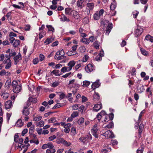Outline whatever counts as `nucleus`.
<instances>
[{
	"instance_id": "obj_62",
	"label": "nucleus",
	"mask_w": 153,
	"mask_h": 153,
	"mask_svg": "<svg viewBox=\"0 0 153 153\" xmlns=\"http://www.w3.org/2000/svg\"><path fill=\"white\" fill-rule=\"evenodd\" d=\"M95 40V38L93 36H91L89 38V42H93Z\"/></svg>"
},
{
	"instance_id": "obj_53",
	"label": "nucleus",
	"mask_w": 153,
	"mask_h": 153,
	"mask_svg": "<svg viewBox=\"0 0 153 153\" xmlns=\"http://www.w3.org/2000/svg\"><path fill=\"white\" fill-rule=\"evenodd\" d=\"M67 53L68 56L73 55L75 54V52H73L72 51H68Z\"/></svg>"
},
{
	"instance_id": "obj_16",
	"label": "nucleus",
	"mask_w": 153,
	"mask_h": 153,
	"mask_svg": "<svg viewBox=\"0 0 153 153\" xmlns=\"http://www.w3.org/2000/svg\"><path fill=\"white\" fill-rule=\"evenodd\" d=\"M100 83L99 81H97L93 83L92 85V88L94 89L98 88L100 85Z\"/></svg>"
},
{
	"instance_id": "obj_61",
	"label": "nucleus",
	"mask_w": 153,
	"mask_h": 153,
	"mask_svg": "<svg viewBox=\"0 0 153 153\" xmlns=\"http://www.w3.org/2000/svg\"><path fill=\"white\" fill-rule=\"evenodd\" d=\"M88 58V56L87 55H85L83 58L82 61L84 62H86Z\"/></svg>"
},
{
	"instance_id": "obj_15",
	"label": "nucleus",
	"mask_w": 153,
	"mask_h": 153,
	"mask_svg": "<svg viewBox=\"0 0 153 153\" xmlns=\"http://www.w3.org/2000/svg\"><path fill=\"white\" fill-rule=\"evenodd\" d=\"M102 107V104H97L95 105L93 107V110L94 111H98Z\"/></svg>"
},
{
	"instance_id": "obj_37",
	"label": "nucleus",
	"mask_w": 153,
	"mask_h": 153,
	"mask_svg": "<svg viewBox=\"0 0 153 153\" xmlns=\"http://www.w3.org/2000/svg\"><path fill=\"white\" fill-rule=\"evenodd\" d=\"M140 51L141 53L144 55L147 56L148 54V52L143 48H140Z\"/></svg>"
},
{
	"instance_id": "obj_1",
	"label": "nucleus",
	"mask_w": 153,
	"mask_h": 153,
	"mask_svg": "<svg viewBox=\"0 0 153 153\" xmlns=\"http://www.w3.org/2000/svg\"><path fill=\"white\" fill-rule=\"evenodd\" d=\"M65 54L64 50L62 49L60 51L56 52L54 58L57 60L64 59L66 58V56H65Z\"/></svg>"
},
{
	"instance_id": "obj_28",
	"label": "nucleus",
	"mask_w": 153,
	"mask_h": 153,
	"mask_svg": "<svg viewBox=\"0 0 153 153\" xmlns=\"http://www.w3.org/2000/svg\"><path fill=\"white\" fill-rule=\"evenodd\" d=\"M20 43V41L19 40H16L13 43V46L15 47H18Z\"/></svg>"
},
{
	"instance_id": "obj_2",
	"label": "nucleus",
	"mask_w": 153,
	"mask_h": 153,
	"mask_svg": "<svg viewBox=\"0 0 153 153\" xmlns=\"http://www.w3.org/2000/svg\"><path fill=\"white\" fill-rule=\"evenodd\" d=\"M104 10L103 9L100 10L99 11H97L94 15V18L95 20H98L103 16Z\"/></svg>"
},
{
	"instance_id": "obj_23",
	"label": "nucleus",
	"mask_w": 153,
	"mask_h": 153,
	"mask_svg": "<svg viewBox=\"0 0 153 153\" xmlns=\"http://www.w3.org/2000/svg\"><path fill=\"white\" fill-rule=\"evenodd\" d=\"M116 7V3L115 1H114L111 4L110 8L111 10H114Z\"/></svg>"
},
{
	"instance_id": "obj_27",
	"label": "nucleus",
	"mask_w": 153,
	"mask_h": 153,
	"mask_svg": "<svg viewBox=\"0 0 153 153\" xmlns=\"http://www.w3.org/2000/svg\"><path fill=\"white\" fill-rule=\"evenodd\" d=\"M114 127V124L112 122H111L105 126H104V128H112Z\"/></svg>"
},
{
	"instance_id": "obj_51",
	"label": "nucleus",
	"mask_w": 153,
	"mask_h": 153,
	"mask_svg": "<svg viewBox=\"0 0 153 153\" xmlns=\"http://www.w3.org/2000/svg\"><path fill=\"white\" fill-rule=\"evenodd\" d=\"M34 130V126L33 125L29 129V133L30 134H32Z\"/></svg>"
},
{
	"instance_id": "obj_18",
	"label": "nucleus",
	"mask_w": 153,
	"mask_h": 153,
	"mask_svg": "<svg viewBox=\"0 0 153 153\" xmlns=\"http://www.w3.org/2000/svg\"><path fill=\"white\" fill-rule=\"evenodd\" d=\"M4 60L3 61V63L4 64H5L10 62H11L10 60V58L9 57L8 55L6 54Z\"/></svg>"
},
{
	"instance_id": "obj_55",
	"label": "nucleus",
	"mask_w": 153,
	"mask_h": 153,
	"mask_svg": "<svg viewBox=\"0 0 153 153\" xmlns=\"http://www.w3.org/2000/svg\"><path fill=\"white\" fill-rule=\"evenodd\" d=\"M30 142L31 143H35L37 145L39 143V141L38 140H30Z\"/></svg>"
},
{
	"instance_id": "obj_64",
	"label": "nucleus",
	"mask_w": 153,
	"mask_h": 153,
	"mask_svg": "<svg viewBox=\"0 0 153 153\" xmlns=\"http://www.w3.org/2000/svg\"><path fill=\"white\" fill-rule=\"evenodd\" d=\"M39 60L42 61L44 60L45 59V56L42 54H40L39 56Z\"/></svg>"
},
{
	"instance_id": "obj_30",
	"label": "nucleus",
	"mask_w": 153,
	"mask_h": 153,
	"mask_svg": "<svg viewBox=\"0 0 153 153\" xmlns=\"http://www.w3.org/2000/svg\"><path fill=\"white\" fill-rule=\"evenodd\" d=\"M104 117L103 118V120L102 122H106L108 121L110 119V117L108 116V115H104Z\"/></svg>"
},
{
	"instance_id": "obj_32",
	"label": "nucleus",
	"mask_w": 153,
	"mask_h": 153,
	"mask_svg": "<svg viewBox=\"0 0 153 153\" xmlns=\"http://www.w3.org/2000/svg\"><path fill=\"white\" fill-rule=\"evenodd\" d=\"M56 152V149H47L46 152V153H55Z\"/></svg>"
},
{
	"instance_id": "obj_10",
	"label": "nucleus",
	"mask_w": 153,
	"mask_h": 153,
	"mask_svg": "<svg viewBox=\"0 0 153 153\" xmlns=\"http://www.w3.org/2000/svg\"><path fill=\"white\" fill-rule=\"evenodd\" d=\"M22 89L21 85H17L15 86L13 88V91L16 93H17L20 92Z\"/></svg>"
},
{
	"instance_id": "obj_11",
	"label": "nucleus",
	"mask_w": 153,
	"mask_h": 153,
	"mask_svg": "<svg viewBox=\"0 0 153 153\" xmlns=\"http://www.w3.org/2000/svg\"><path fill=\"white\" fill-rule=\"evenodd\" d=\"M1 96L4 99H7L9 96V94L5 91L2 90L0 94Z\"/></svg>"
},
{
	"instance_id": "obj_20",
	"label": "nucleus",
	"mask_w": 153,
	"mask_h": 153,
	"mask_svg": "<svg viewBox=\"0 0 153 153\" xmlns=\"http://www.w3.org/2000/svg\"><path fill=\"white\" fill-rule=\"evenodd\" d=\"M60 20L62 22H69L70 21V19H68L67 17L64 15H62L61 17L60 18Z\"/></svg>"
},
{
	"instance_id": "obj_19",
	"label": "nucleus",
	"mask_w": 153,
	"mask_h": 153,
	"mask_svg": "<svg viewBox=\"0 0 153 153\" xmlns=\"http://www.w3.org/2000/svg\"><path fill=\"white\" fill-rule=\"evenodd\" d=\"M15 125L17 127H21L23 125V123L21 119H19L16 123Z\"/></svg>"
},
{
	"instance_id": "obj_33",
	"label": "nucleus",
	"mask_w": 153,
	"mask_h": 153,
	"mask_svg": "<svg viewBox=\"0 0 153 153\" xmlns=\"http://www.w3.org/2000/svg\"><path fill=\"white\" fill-rule=\"evenodd\" d=\"M61 143L66 146H70L71 143L70 142H67L66 141L62 140L61 141Z\"/></svg>"
},
{
	"instance_id": "obj_57",
	"label": "nucleus",
	"mask_w": 153,
	"mask_h": 153,
	"mask_svg": "<svg viewBox=\"0 0 153 153\" xmlns=\"http://www.w3.org/2000/svg\"><path fill=\"white\" fill-rule=\"evenodd\" d=\"M59 82L57 81H55V82H54L52 84L51 86L53 87H56L59 85Z\"/></svg>"
},
{
	"instance_id": "obj_63",
	"label": "nucleus",
	"mask_w": 153,
	"mask_h": 153,
	"mask_svg": "<svg viewBox=\"0 0 153 153\" xmlns=\"http://www.w3.org/2000/svg\"><path fill=\"white\" fill-rule=\"evenodd\" d=\"M27 131L28 129L27 128H25L22 131V136H24L25 135L27 132Z\"/></svg>"
},
{
	"instance_id": "obj_39",
	"label": "nucleus",
	"mask_w": 153,
	"mask_h": 153,
	"mask_svg": "<svg viewBox=\"0 0 153 153\" xmlns=\"http://www.w3.org/2000/svg\"><path fill=\"white\" fill-rule=\"evenodd\" d=\"M84 0H78L77 2V6L78 7H81L82 4Z\"/></svg>"
},
{
	"instance_id": "obj_24",
	"label": "nucleus",
	"mask_w": 153,
	"mask_h": 153,
	"mask_svg": "<svg viewBox=\"0 0 153 153\" xmlns=\"http://www.w3.org/2000/svg\"><path fill=\"white\" fill-rule=\"evenodd\" d=\"M94 99L95 101H97L100 99V96L99 94L97 93H95L93 95Z\"/></svg>"
},
{
	"instance_id": "obj_40",
	"label": "nucleus",
	"mask_w": 153,
	"mask_h": 153,
	"mask_svg": "<svg viewBox=\"0 0 153 153\" xmlns=\"http://www.w3.org/2000/svg\"><path fill=\"white\" fill-rule=\"evenodd\" d=\"M61 71L62 72L64 73L66 72H68L69 71H70V70H69V68L68 67H64L61 69Z\"/></svg>"
},
{
	"instance_id": "obj_44",
	"label": "nucleus",
	"mask_w": 153,
	"mask_h": 153,
	"mask_svg": "<svg viewBox=\"0 0 153 153\" xmlns=\"http://www.w3.org/2000/svg\"><path fill=\"white\" fill-rule=\"evenodd\" d=\"M48 149H54L53 144L51 143H47Z\"/></svg>"
},
{
	"instance_id": "obj_52",
	"label": "nucleus",
	"mask_w": 153,
	"mask_h": 153,
	"mask_svg": "<svg viewBox=\"0 0 153 153\" xmlns=\"http://www.w3.org/2000/svg\"><path fill=\"white\" fill-rule=\"evenodd\" d=\"M71 132L73 135H75L76 134V128L75 127L72 128L71 130Z\"/></svg>"
},
{
	"instance_id": "obj_36",
	"label": "nucleus",
	"mask_w": 153,
	"mask_h": 153,
	"mask_svg": "<svg viewBox=\"0 0 153 153\" xmlns=\"http://www.w3.org/2000/svg\"><path fill=\"white\" fill-rule=\"evenodd\" d=\"M84 122V119L83 118L81 117L77 121L79 125L82 124Z\"/></svg>"
},
{
	"instance_id": "obj_21",
	"label": "nucleus",
	"mask_w": 153,
	"mask_h": 153,
	"mask_svg": "<svg viewBox=\"0 0 153 153\" xmlns=\"http://www.w3.org/2000/svg\"><path fill=\"white\" fill-rule=\"evenodd\" d=\"M146 40L147 41H149L151 42H153V37L149 35H147L145 39V41Z\"/></svg>"
},
{
	"instance_id": "obj_3",
	"label": "nucleus",
	"mask_w": 153,
	"mask_h": 153,
	"mask_svg": "<svg viewBox=\"0 0 153 153\" xmlns=\"http://www.w3.org/2000/svg\"><path fill=\"white\" fill-rule=\"evenodd\" d=\"M94 4L93 3H88L87 4V7L84 12H85V14L88 15L90 13L91 10H92L94 7Z\"/></svg>"
},
{
	"instance_id": "obj_59",
	"label": "nucleus",
	"mask_w": 153,
	"mask_h": 153,
	"mask_svg": "<svg viewBox=\"0 0 153 153\" xmlns=\"http://www.w3.org/2000/svg\"><path fill=\"white\" fill-rule=\"evenodd\" d=\"M62 105L60 103H58L56 104L53 107V109H56L57 108H58L61 106Z\"/></svg>"
},
{
	"instance_id": "obj_12",
	"label": "nucleus",
	"mask_w": 153,
	"mask_h": 153,
	"mask_svg": "<svg viewBox=\"0 0 153 153\" xmlns=\"http://www.w3.org/2000/svg\"><path fill=\"white\" fill-rule=\"evenodd\" d=\"M76 64V62L74 60L70 61L67 64L68 68H69V70L71 71L72 67L74 66Z\"/></svg>"
},
{
	"instance_id": "obj_35",
	"label": "nucleus",
	"mask_w": 153,
	"mask_h": 153,
	"mask_svg": "<svg viewBox=\"0 0 153 153\" xmlns=\"http://www.w3.org/2000/svg\"><path fill=\"white\" fill-rule=\"evenodd\" d=\"M16 55V53L15 51L14 50H11V52L9 53L8 56H9V57L14 56Z\"/></svg>"
},
{
	"instance_id": "obj_42",
	"label": "nucleus",
	"mask_w": 153,
	"mask_h": 153,
	"mask_svg": "<svg viewBox=\"0 0 153 153\" xmlns=\"http://www.w3.org/2000/svg\"><path fill=\"white\" fill-rule=\"evenodd\" d=\"M46 27L48 28L49 31H54V29L51 25H47Z\"/></svg>"
},
{
	"instance_id": "obj_47",
	"label": "nucleus",
	"mask_w": 153,
	"mask_h": 153,
	"mask_svg": "<svg viewBox=\"0 0 153 153\" xmlns=\"http://www.w3.org/2000/svg\"><path fill=\"white\" fill-rule=\"evenodd\" d=\"M41 116H37L33 118V121H38L42 119Z\"/></svg>"
},
{
	"instance_id": "obj_31",
	"label": "nucleus",
	"mask_w": 153,
	"mask_h": 153,
	"mask_svg": "<svg viewBox=\"0 0 153 153\" xmlns=\"http://www.w3.org/2000/svg\"><path fill=\"white\" fill-rule=\"evenodd\" d=\"M93 45L95 48L96 49H99L100 46V42L97 41H95L93 43Z\"/></svg>"
},
{
	"instance_id": "obj_60",
	"label": "nucleus",
	"mask_w": 153,
	"mask_h": 153,
	"mask_svg": "<svg viewBox=\"0 0 153 153\" xmlns=\"http://www.w3.org/2000/svg\"><path fill=\"white\" fill-rule=\"evenodd\" d=\"M5 55L3 54H1L0 55V61H3L4 59L5 58Z\"/></svg>"
},
{
	"instance_id": "obj_17",
	"label": "nucleus",
	"mask_w": 153,
	"mask_h": 153,
	"mask_svg": "<svg viewBox=\"0 0 153 153\" xmlns=\"http://www.w3.org/2000/svg\"><path fill=\"white\" fill-rule=\"evenodd\" d=\"M72 16L74 17L75 19H77L79 17V16L77 11L75 10H73L71 12Z\"/></svg>"
},
{
	"instance_id": "obj_4",
	"label": "nucleus",
	"mask_w": 153,
	"mask_h": 153,
	"mask_svg": "<svg viewBox=\"0 0 153 153\" xmlns=\"http://www.w3.org/2000/svg\"><path fill=\"white\" fill-rule=\"evenodd\" d=\"M102 135L105 136L106 138H112L114 137L113 133L110 130L107 131L105 132L102 134Z\"/></svg>"
},
{
	"instance_id": "obj_49",
	"label": "nucleus",
	"mask_w": 153,
	"mask_h": 153,
	"mask_svg": "<svg viewBox=\"0 0 153 153\" xmlns=\"http://www.w3.org/2000/svg\"><path fill=\"white\" fill-rule=\"evenodd\" d=\"M112 27V24H111L107 26L106 30L110 32Z\"/></svg>"
},
{
	"instance_id": "obj_5",
	"label": "nucleus",
	"mask_w": 153,
	"mask_h": 153,
	"mask_svg": "<svg viewBox=\"0 0 153 153\" xmlns=\"http://www.w3.org/2000/svg\"><path fill=\"white\" fill-rule=\"evenodd\" d=\"M98 130V127L97 124H95L91 129V133L96 138L98 137V135L97 133Z\"/></svg>"
},
{
	"instance_id": "obj_13",
	"label": "nucleus",
	"mask_w": 153,
	"mask_h": 153,
	"mask_svg": "<svg viewBox=\"0 0 153 153\" xmlns=\"http://www.w3.org/2000/svg\"><path fill=\"white\" fill-rule=\"evenodd\" d=\"M23 114L25 116H27L30 114L29 108L27 106H25L22 110Z\"/></svg>"
},
{
	"instance_id": "obj_58",
	"label": "nucleus",
	"mask_w": 153,
	"mask_h": 153,
	"mask_svg": "<svg viewBox=\"0 0 153 153\" xmlns=\"http://www.w3.org/2000/svg\"><path fill=\"white\" fill-rule=\"evenodd\" d=\"M7 64L5 65V68L6 69H8L10 68L11 66L12 62H10L6 64Z\"/></svg>"
},
{
	"instance_id": "obj_38",
	"label": "nucleus",
	"mask_w": 153,
	"mask_h": 153,
	"mask_svg": "<svg viewBox=\"0 0 153 153\" xmlns=\"http://www.w3.org/2000/svg\"><path fill=\"white\" fill-rule=\"evenodd\" d=\"M90 83V82L88 81H84L83 82L82 86L84 87L88 86Z\"/></svg>"
},
{
	"instance_id": "obj_48",
	"label": "nucleus",
	"mask_w": 153,
	"mask_h": 153,
	"mask_svg": "<svg viewBox=\"0 0 153 153\" xmlns=\"http://www.w3.org/2000/svg\"><path fill=\"white\" fill-rule=\"evenodd\" d=\"M59 70H54L52 71V72L56 76H60V74H59Z\"/></svg>"
},
{
	"instance_id": "obj_56",
	"label": "nucleus",
	"mask_w": 153,
	"mask_h": 153,
	"mask_svg": "<svg viewBox=\"0 0 153 153\" xmlns=\"http://www.w3.org/2000/svg\"><path fill=\"white\" fill-rule=\"evenodd\" d=\"M102 57L100 55L98 54L96 56L95 59L97 61H100L102 59Z\"/></svg>"
},
{
	"instance_id": "obj_7",
	"label": "nucleus",
	"mask_w": 153,
	"mask_h": 153,
	"mask_svg": "<svg viewBox=\"0 0 153 153\" xmlns=\"http://www.w3.org/2000/svg\"><path fill=\"white\" fill-rule=\"evenodd\" d=\"M85 70L87 73H90L94 70V65L91 64H88L85 68Z\"/></svg>"
},
{
	"instance_id": "obj_9",
	"label": "nucleus",
	"mask_w": 153,
	"mask_h": 153,
	"mask_svg": "<svg viewBox=\"0 0 153 153\" xmlns=\"http://www.w3.org/2000/svg\"><path fill=\"white\" fill-rule=\"evenodd\" d=\"M22 59V57L21 54L20 52L18 54L13 57V59L14 61V64L16 65L19 61L21 60Z\"/></svg>"
},
{
	"instance_id": "obj_8",
	"label": "nucleus",
	"mask_w": 153,
	"mask_h": 153,
	"mask_svg": "<svg viewBox=\"0 0 153 153\" xmlns=\"http://www.w3.org/2000/svg\"><path fill=\"white\" fill-rule=\"evenodd\" d=\"M143 32V29L141 27L139 26H137L135 31V36L137 37L140 36Z\"/></svg>"
},
{
	"instance_id": "obj_46",
	"label": "nucleus",
	"mask_w": 153,
	"mask_h": 153,
	"mask_svg": "<svg viewBox=\"0 0 153 153\" xmlns=\"http://www.w3.org/2000/svg\"><path fill=\"white\" fill-rule=\"evenodd\" d=\"M78 113L77 111H75L72 114L71 116L72 118H74L78 116Z\"/></svg>"
},
{
	"instance_id": "obj_34",
	"label": "nucleus",
	"mask_w": 153,
	"mask_h": 153,
	"mask_svg": "<svg viewBox=\"0 0 153 153\" xmlns=\"http://www.w3.org/2000/svg\"><path fill=\"white\" fill-rule=\"evenodd\" d=\"M71 9L70 8H67L65 9V14L68 15H70V13H71Z\"/></svg>"
},
{
	"instance_id": "obj_22",
	"label": "nucleus",
	"mask_w": 153,
	"mask_h": 153,
	"mask_svg": "<svg viewBox=\"0 0 153 153\" xmlns=\"http://www.w3.org/2000/svg\"><path fill=\"white\" fill-rule=\"evenodd\" d=\"M137 91L139 93H142L145 90L144 86L142 85H139L137 87Z\"/></svg>"
},
{
	"instance_id": "obj_25",
	"label": "nucleus",
	"mask_w": 153,
	"mask_h": 153,
	"mask_svg": "<svg viewBox=\"0 0 153 153\" xmlns=\"http://www.w3.org/2000/svg\"><path fill=\"white\" fill-rule=\"evenodd\" d=\"M80 42L86 45H88L89 43V40L87 38L82 39H80Z\"/></svg>"
},
{
	"instance_id": "obj_29",
	"label": "nucleus",
	"mask_w": 153,
	"mask_h": 153,
	"mask_svg": "<svg viewBox=\"0 0 153 153\" xmlns=\"http://www.w3.org/2000/svg\"><path fill=\"white\" fill-rule=\"evenodd\" d=\"M79 51L82 53H85L86 51V49L84 46H81L79 47Z\"/></svg>"
},
{
	"instance_id": "obj_41",
	"label": "nucleus",
	"mask_w": 153,
	"mask_h": 153,
	"mask_svg": "<svg viewBox=\"0 0 153 153\" xmlns=\"http://www.w3.org/2000/svg\"><path fill=\"white\" fill-rule=\"evenodd\" d=\"M139 12L137 10H134L132 12L133 17L135 19L137 18V16L139 14Z\"/></svg>"
},
{
	"instance_id": "obj_45",
	"label": "nucleus",
	"mask_w": 153,
	"mask_h": 153,
	"mask_svg": "<svg viewBox=\"0 0 153 153\" xmlns=\"http://www.w3.org/2000/svg\"><path fill=\"white\" fill-rule=\"evenodd\" d=\"M44 122L43 121H40L37 124V126L39 127H42L44 125Z\"/></svg>"
},
{
	"instance_id": "obj_14",
	"label": "nucleus",
	"mask_w": 153,
	"mask_h": 153,
	"mask_svg": "<svg viewBox=\"0 0 153 153\" xmlns=\"http://www.w3.org/2000/svg\"><path fill=\"white\" fill-rule=\"evenodd\" d=\"M12 102L11 100H9L6 101L4 104L5 107L6 109L10 108L12 105Z\"/></svg>"
},
{
	"instance_id": "obj_26",
	"label": "nucleus",
	"mask_w": 153,
	"mask_h": 153,
	"mask_svg": "<svg viewBox=\"0 0 153 153\" xmlns=\"http://www.w3.org/2000/svg\"><path fill=\"white\" fill-rule=\"evenodd\" d=\"M53 40V39L52 38H48L45 41L44 43L46 44V45H48L52 42Z\"/></svg>"
},
{
	"instance_id": "obj_6",
	"label": "nucleus",
	"mask_w": 153,
	"mask_h": 153,
	"mask_svg": "<svg viewBox=\"0 0 153 153\" xmlns=\"http://www.w3.org/2000/svg\"><path fill=\"white\" fill-rule=\"evenodd\" d=\"M92 139L91 134H88L84 136L81 137L79 139V140L83 143H85L88 140H91Z\"/></svg>"
},
{
	"instance_id": "obj_54",
	"label": "nucleus",
	"mask_w": 153,
	"mask_h": 153,
	"mask_svg": "<svg viewBox=\"0 0 153 153\" xmlns=\"http://www.w3.org/2000/svg\"><path fill=\"white\" fill-rule=\"evenodd\" d=\"M77 45H74L72 47L71 49L72 51L73 52H75V53L76 54V49L77 47Z\"/></svg>"
},
{
	"instance_id": "obj_50",
	"label": "nucleus",
	"mask_w": 153,
	"mask_h": 153,
	"mask_svg": "<svg viewBox=\"0 0 153 153\" xmlns=\"http://www.w3.org/2000/svg\"><path fill=\"white\" fill-rule=\"evenodd\" d=\"M55 118L54 117L51 118L48 120L49 123H54L56 122Z\"/></svg>"
},
{
	"instance_id": "obj_43",
	"label": "nucleus",
	"mask_w": 153,
	"mask_h": 153,
	"mask_svg": "<svg viewBox=\"0 0 153 153\" xmlns=\"http://www.w3.org/2000/svg\"><path fill=\"white\" fill-rule=\"evenodd\" d=\"M45 34V33L43 31L40 32V33H39V39H41L44 37Z\"/></svg>"
}]
</instances>
